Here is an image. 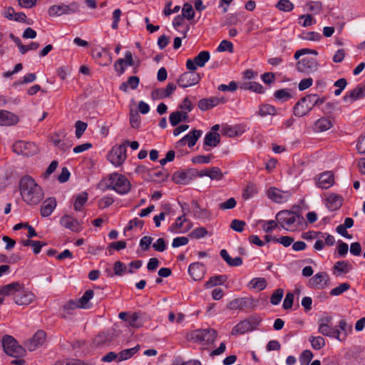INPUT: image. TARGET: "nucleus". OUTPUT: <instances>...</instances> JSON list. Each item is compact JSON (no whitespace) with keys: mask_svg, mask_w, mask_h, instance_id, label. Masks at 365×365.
Listing matches in <instances>:
<instances>
[{"mask_svg":"<svg viewBox=\"0 0 365 365\" xmlns=\"http://www.w3.org/2000/svg\"><path fill=\"white\" fill-rule=\"evenodd\" d=\"M2 346L4 352L11 356L17 358L25 355V349L20 346L17 341L10 335H5L3 337Z\"/></svg>","mask_w":365,"mask_h":365,"instance_id":"nucleus-6","label":"nucleus"},{"mask_svg":"<svg viewBox=\"0 0 365 365\" xmlns=\"http://www.w3.org/2000/svg\"><path fill=\"white\" fill-rule=\"evenodd\" d=\"M277 7L283 11H290L293 9L294 5L289 0H280L277 4Z\"/></svg>","mask_w":365,"mask_h":365,"instance_id":"nucleus-62","label":"nucleus"},{"mask_svg":"<svg viewBox=\"0 0 365 365\" xmlns=\"http://www.w3.org/2000/svg\"><path fill=\"white\" fill-rule=\"evenodd\" d=\"M307 11L311 12L313 14H318L322 9V5L320 1H308L305 4Z\"/></svg>","mask_w":365,"mask_h":365,"instance_id":"nucleus-45","label":"nucleus"},{"mask_svg":"<svg viewBox=\"0 0 365 365\" xmlns=\"http://www.w3.org/2000/svg\"><path fill=\"white\" fill-rule=\"evenodd\" d=\"M46 334L42 330L37 331L33 337L26 343V348L33 351L42 346L46 341Z\"/></svg>","mask_w":365,"mask_h":365,"instance_id":"nucleus-22","label":"nucleus"},{"mask_svg":"<svg viewBox=\"0 0 365 365\" xmlns=\"http://www.w3.org/2000/svg\"><path fill=\"white\" fill-rule=\"evenodd\" d=\"M343 199L339 195L331 193L327 197V207L330 210H336L342 205Z\"/></svg>","mask_w":365,"mask_h":365,"instance_id":"nucleus-31","label":"nucleus"},{"mask_svg":"<svg viewBox=\"0 0 365 365\" xmlns=\"http://www.w3.org/2000/svg\"><path fill=\"white\" fill-rule=\"evenodd\" d=\"M0 294L3 296L13 295L14 302L19 306L29 305L35 299V295L32 292L17 282L3 286L0 289Z\"/></svg>","mask_w":365,"mask_h":365,"instance_id":"nucleus-2","label":"nucleus"},{"mask_svg":"<svg viewBox=\"0 0 365 365\" xmlns=\"http://www.w3.org/2000/svg\"><path fill=\"white\" fill-rule=\"evenodd\" d=\"M319 63L316 58L312 57H305L298 61L297 64V70L299 72L310 73L316 71Z\"/></svg>","mask_w":365,"mask_h":365,"instance_id":"nucleus-17","label":"nucleus"},{"mask_svg":"<svg viewBox=\"0 0 365 365\" xmlns=\"http://www.w3.org/2000/svg\"><path fill=\"white\" fill-rule=\"evenodd\" d=\"M140 65V61H135L132 53L129 51L125 53V58H119L114 63V70L118 76H121L125 73L127 66H135L138 68Z\"/></svg>","mask_w":365,"mask_h":365,"instance_id":"nucleus-12","label":"nucleus"},{"mask_svg":"<svg viewBox=\"0 0 365 365\" xmlns=\"http://www.w3.org/2000/svg\"><path fill=\"white\" fill-rule=\"evenodd\" d=\"M308 341L311 344V346L314 350H319L324 348L326 345L324 339L321 336L311 335L308 338Z\"/></svg>","mask_w":365,"mask_h":365,"instance_id":"nucleus-38","label":"nucleus"},{"mask_svg":"<svg viewBox=\"0 0 365 365\" xmlns=\"http://www.w3.org/2000/svg\"><path fill=\"white\" fill-rule=\"evenodd\" d=\"M125 144L115 145L109 152L108 159L115 167H119L126 160Z\"/></svg>","mask_w":365,"mask_h":365,"instance_id":"nucleus-11","label":"nucleus"},{"mask_svg":"<svg viewBox=\"0 0 365 365\" xmlns=\"http://www.w3.org/2000/svg\"><path fill=\"white\" fill-rule=\"evenodd\" d=\"M365 97V85L359 84L356 88L344 96L343 100L345 103L351 104L353 102Z\"/></svg>","mask_w":365,"mask_h":365,"instance_id":"nucleus-19","label":"nucleus"},{"mask_svg":"<svg viewBox=\"0 0 365 365\" xmlns=\"http://www.w3.org/2000/svg\"><path fill=\"white\" fill-rule=\"evenodd\" d=\"M88 127V124L83 121L81 120H77L75 123V134L76 137L79 139L81 138L82 135L85 132Z\"/></svg>","mask_w":365,"mask_h":365,"instance_id":"nucleus-55","label":"nucleus"},{"mask_svg":"<svg viewBox=\"0 0 365 365\" xmlns=\"http://www.w3.org/2000/svg\"><path fill=\"white\" fill-rule=\"evenodd\" d=\"M226 281V277L224 275H217L210 278V279L206 282L205 287L206 288H210L214 286L222 284Z\"/></svg>","mask_w":365,"mask_h":365,"instance_id":"nucleus-47","label":"nucleus"},{"mask_svg":"<svg viewBox=\"0 0 365 365\" xmlns=\"http://www.w3.org/2000/svg\"><path fill=\"white\" fill-rule=\"evenodd\" d=\"M188 272L194 280L200 279L204 274V267L202 263L193 262L188 267Z\"/></svg>","mask_w":365,"mask_h":365,"instance_id":"nucleus-30","label":"nucleus"},{"mask_svg":"<svg viewBox=\"0 0 365 365\" xmlns=\"http://www.w3.org/2000/svg\"><path fill=\"white\" fill-rule=\"evenodd\" d=\"M210 58V52L202 51L193 59L189 58L187 60L186 67L188 70H196L197 67H204Z\"/></svg>","mask_w":365,"mask_h":365,"instance_id":"nucleus-15","label":"nucleus"},{"mask_svg":"<svg viewBox=\"0 0 365 365\" xmlns=\"http://www.w3.org/2000/svg\"><path fill=\"white\" fill-rule=\"evenodd\" d=\"M60 225L74 232H78L82 230V225L80 221L69 215H64L61 217Z\"/></svg>","mask_w":365,"mask_h":365,"instance_id":"nucleus-21","label":"nucleus"},{"mask_svg":"<svg viewBox=\"0 0 365 365\" xmlns=\"http://www.w3.org/2000/svg\"><path fill=\"white\" fill-rule=\"evenodd\" d=\"M245 225V222L235 219L231 222L230 227L237 232H242L244 230Z\"/></svg>","mask_w":365,"mask_h":365,"instance_id":"nucleus-63","label":"nucleus"},{"mask_svg":"<svg viewBox=\"0 0 365 365\" xmlns=\"http://www.w3.org/2000/svg\"><path fill=\"white\" fill-rule=\"evenodd\" d=\"M107 187L120 195L127 194L130 190L129 180L123 175L113 173L109 175Z\"/></svg>","mask_w":365,"mask_h":365,"instance_id":"nucleus-5","label":"nucleus"},{"mask_svg":"<svg viewBox=\"0 0 365 365\" xmlns=\"http://www.w3.org/2000/svg\"><path fill=\"white\" fill-rule=\"evenodd\" d=\"M13 150L18 155L29 156L35 154L37 151L36 145L31 142L18 140L13 144Z\"/></svg>","mask_w":365,"mask_h":365,"instance_id":"nucleus-14","label":"nucleus"},{"mask_svg":"<svg viewBox=\"0 0 365 365\" xmlns=\"http://www.w3.org/2000/svg\"><path fill=\"white\" fill-rule=\"evenodd\" d=\"M331 320L332 318L330 316L319 319L318 321V332L326 336L341 339V333L339 330L336 329L332 326Z\"/></svg>","mask_w":365,"mask_h":365,"instance_id":"nucleus-9","label":"nucleus"},{"mask_svg":"<svg viewBox=\"0 0 365 365\" xmlns=\"http://www.w3.org/2000/svg\"><path fill=\"white\" fill-rule=\"evenodd\" d=\"M19 117L8 110H0V126H11L18 123Z\"/></svg>","mask_w":365,"mask_h":365,"instance_id":"nucleus-25","label":"nucleus"},{"mask_svg":"<svg viewBox=\"0 0 365 365\" xmlns=\"http://www.w3.org/2000/svg\"><path fill=\"white\" fill-rule=\"evenodd\" d=\"M276 113L277 110L275 107L269 104L261 106L258 111V114L262 117H264L268 115H274Z\"/></svg>","mask_w":365,"mask_h":365,"instance_id":"nucleus-48","label":"nucleus"},{"mask_svg":"<svg viewBox=\"0 0 365 365\" xmlns=\"http://www.w3.org/2000/svg\"><path fill=\"white\" fill-rule=\"evenodd\" d=\"M274 97L281 101H287L292 98L291 89L283 88L275 91L274 94Z\"/></svg>","mask_w":365,"mask_h":365,"instance_id":"nucleus-44","label":"nucleus"},{"mask_svg":"<svg viewBox=\"0 0 365 365\" xmlns=\"http://www.w3.org/2000/svg\"><path fill=\"white\" fill-rule=\"evenodd\" d=\"M244 88L250 90L252 91L262 93H264L263 86L257 82H250L244 85Z\"/></svg>","mask_w":365,"mask_h":365,"instance_id":"nucleus-57","label":"nucleus"},{"mask_svg":"<svg viewBox=\"0 0 365 365\" xmlns=\"http://www.w3.org/2000/svg\"><path fill=\"white\" fill-rule=\"evenodd\" d=\"M88 200V194L86 192H81L79 193L76 197V200L74 202V210L76 211H81L82 210L84 205L86 203Z\"/></svg>","mask_w":365,"mask_h":365,"instance_id":"nucleus-40","label":"nucleus"},{"mask_svg":"<svg viewBox=\"0 0 365 365\" xmlns=\"http://www.w3.org/2000/svg\"><path fill=\"white\" fill-rule=\"evenodd\" d=\"M250 285L252 289H257L261 291L266 288L267 281L262 277H255L250 281Z\"/></svg>","mask_w":365,"mask_h":365,"instance_id":"nucleus-46","label":"nucleus"},{"mask_svg":"<svg viewBox=\"0 0 365 365\" xmlns=\"http://www.w3.org/2000/svg\"><path fill=\"white\" fill-rule=\"evenodd\" d=\"M267 197L276 203H284L291 197L289 191H283L277 187H271L267 191Z\"/></svg>","mask_w":365,"mask_h":365,"instance_id":"nucleus-16","label":"nucleus"},{"mask_svg":"<svg viewBox=\"0 0 365 365\" xmlns=\"http://www.w3.org/2000/svg\"><path fill=\"white\" fill-rule=\"evenodd\" d=\"M173 179L177 184H187L190 180L189 174L185 171H177L173 173Z\"/></svg>","mask_w":365,"mask_h":365,"instance_id":"nucleus-39","label":"nucleus"},{"mask_svg":"<svg viewBox=\"0 0 365 365\" xmlns=\"http://www.w3.org/2000/svg\"><path fill=\"white\" fill-rule=\"evenodd\" d=\"M260 322L261 319L259 317H250L248 319L241 321L237 324H236L232 328L231 334L233 336L244 334L246 332L255 329Z\"/></svg>","mask_w":365,"mask_h":365,"instance_id":"nucleus-7","label":"nucleus"},{"mask_svg":"<svg viewBox=\"0 0 365 365\" xmlns=\"http://www.w3.org/2000/svg\"><path fill=\"white\" fill-rule=\"evenodd\" d=\"M192 212L193 216L197 219L205 220L209 218L210 217V212H208V210L202 207H200L199 205L195 202H192Z\"/></svg>","mask_w":365,"mask_h":365,"instance_id":"nucleus-33","label":"nucleus"},{"mask_svg":"<svg viewBox=\"0 0 365 365\" xmlns=\"http://www.w3.org/2000/svg\"><path fill=\"white\" fill-rule=\"evenodd\" d=\"M299 24L303 27H308L316 24V20L310 14H303L299 17Z\"/></svg>","mask_w":365,"mask_h":365,"instance_id":"nucleus-49","label":"nucleus"},{"mask_svg":"<svg viewBox=\"0 0 365 365\" xmlns=\"http://www.w3.org/2000/svg\"><path fill=\"white\" fill-rule=\"evenodd\" d=\"M140 346L138 344L133 348L122 350L118 353V361L130 359L140 350Z\"/></svg>","mask_w":365,"mask_h":365,"instance_id":"nucleus-36","label":"nucleus"},{"mask_svg":"<svg viewBox=\"0 0 365 365\" xmlns=\"http://www.w3.org/2000/svg\"><path fill=\"white\" fill-rule=\"evenodd\" d=\"M207 235V230L203 227H200L194 229L189 235L192 239L199 240L204 238Z\"/></svg>","mask_w":365,"mask_h":365,"instance_id":"nucleus-51","label":"nucleus"},{"mask_svg":"<svg viewBox=\"0 0 365 365\" xmlns=\"http://www.w3.org/2000/svg\"><path fill=\"white\" fill-rule=\"evenodd\" d=\"M140 117L138 111H131L130 114V123L132 128H137L140 124Z\"/></svg>","mask_w":365,"mask_h":365,"instance_id":"nucleus-64","label":"nucleus"},{"mask_svg":"<svg viewBox=\"0 0 365 365\" xmlns=\"http://www.w3.org/2000/svg\"><path fill=\"white\" fill-rule=\"evenodd\" d=\"M182 112L180 111H175L170 114L169 120L170 123L173 126H176L180 122H182Z\"/></svg>","mask_w":365,"mask_h":365,"instance_id":"nucleus-58","label":"nucleus"},{"mask_svg":"<svg viewBox=\"0 0 365 365\" xmlns=\"http://www.w3.org/2000/svg\"><path fill=\"white\" fill-rule=\"evenodd\" d=\"M220 256L222 258L232 267H238L242 264V259L240 257L232 258L226 250H222L220 251Z\"/></svg>","mask_w":365,"mask_h":365,"instance_id":"nucleus-34","label":"nucleus"},{"mask_svg":"<svg viewBox=\"0 0 365 365\" xmlns=\"http://www.w3.org/2000/svg\"><path fill=\"white\" fill-rule=\"evenodd\" d=\"M185 212L183 213L182 215L178 217L175 223L172 224L168 230L170 232L173 233H185L187 231H189L192 227V224L189 223L188 225L184 226V223L186 222L187 220L185 218Z\"/></svg>","mask_w":365,"mask_h":365,"instance_id":"nucleus-23","label":"nucleus"},{"mask_svg":"<svg viewBox=\"0 0 365 365\" xmlns=\"http://www.w3.org/2000/svg\"><path fill=\"white\" fill-rule=\"evenodd\" d=\"M202 133V132L200 130H193L180 139L178 143L181 145L187 144L189 148H192L196 144Z\"/></svg>","mask_w":365,"mask_h":365,"instance_id":"nucleus-27","label":"nucleus"},{"mask_svg":"<svg viewBox=\"0 0 365 365\" xmlns=\"http://www.w3.org/2000/svg\"><path fill=\"white\" fill-rule=\"evenodd\" d=\"M334 181L333 173L330 171L324 172L319 176L317 185L322 189H328L333 185Z\"/></svg>","mask_w":365,"mask_h":365,"instance_id":"nucleus-28","label":"nucleus"},{"mask_svg":"<svg viewBox=\"0 0 365 365\" xmlns=\"http://www.w3.org/2000/svg\"><path fill=\"white\" fill-rule=\"evenodd\" d=\"M94 293L91 289H88L85 292L83 295L78 299L80 307L81 309H88L90 307L88 302L93 297Z\"/></svg>","mask_w":365,"mask_h":365,"instance_id":"nucleus-42","label":"nucleus"},{"mask_svg":"<svg viewBox=\"0 0 365 365\" xmlns=\"http://www.w3.org/2000/svg\"><path fill=\"white\" fill-rule=\"evenodd\" d=\"M217 336V331L213 329H196L191 331V340L203 344H212Z\"/></svg>","mask_w":365,"mask_h":365,"instance_id":"nucleus-8","label":"nucleus"},{"mask_svg":"<svg viewBox=\"0 0 365 365\" xmlns=\"http://www.w3.org/2000/svg\"><path fill=\"white\" fill-rule=\"evenodd\" d=\"M175 89V84L173 83H169L165 88L153 90L151 93V96L154 100L166 98L170 96Z\"/></svg>","mask_w":365,"mask_h":365,"instance_id":"nucleus-24","label":"nucleus"},{"mask_svg":"<svg viewBox=\"0 0 365 365\" xmlns=\"http://www.w3.org/2000/svg\"><path fill=\"white\" fill-rule=\"evenodd\" d=\"M284 295V291L282 289H277L271 296L270 302L273 305H277L280 303Z\"/></svg>","mask_w":365,"mask_h":365,"instance_id":"nucleus-61","label":"nucleus"},{"mask_svg":"<svg viewBox=\"0 0 365 365\" xmlns=\"http://www.w3.org/2000/svg\"><path fill=\"white\" fill-rule=\"evenodd\" d=\"M257 304V301L252 297L235 299L228 304V308L232 310L252 308Z\"/></svg>","mask_w":365,"mask_h":365,"instance_id":"nucleus-18","label":"nucleus"},{"mask_svg":"<svg viewBox=\"0 0 365 365\" xmlns=\"http://www.w3.org/2000/svg\"><path fill=\"white\" fill-rule=\"evenodd\" d=\"M339 328L341 333V339L339 340L341 341L345 340L348 334L351 331L352 326L351 324H348L345 320L342 319L339 322Z\"/></svg>","mask_w":365,"mask_h":365,"instance_id":"nucleus-41","label":"nucleus"},{"mask_svg":"<svg viewBox=\"0 0 365 365\" xmlns=\"http://www.w3.org/2000/svg\"><path fill=\"white\" fill-rule=\"evenodd\" d=\"M329 280V275L326 272H319L309 280L308 286L314 289H324L327 285Z\"/></svg>","mask_w":365,"mask_h":365,"instance_id":"nucleus-20","label":"nucleus"},{"mask_svg":"<svg viewBox=\"0 0 365 365\" xmlns=\"http://www.w3.org/2000/svg\"><path fill=\"white\" fill-rule=\"evenodd\" d=\"M325 101L324 97H319L317 94H309L301 98L294 107V114L298 117L307 115L315 106L322 104Z\"/></svg>","mask_w":365,"mask_h":365,"instance_id":"nucleus-3","label":"nucleus"},{"mask_svg":"<svg viewBox=\"0 0 365 365\" xmlns=\"http://www.w3.org/2000/svg\"><path fill=\"white\" fill-rule=\"evenodd\" d=\"M213 158L212 155H196L192 158V162L195 164H208Z\"/></svg>","mask_w":365,"mask_h":365,"instance_id":"nucleus-60","label":"nucleus"},{"mask_svg":"<svg viewBox=\"0 0 365 365\" xmlns=\"http://www.w3.org/2000/svg\"><path fill=\"white\" fill-rule=\"evenodd\" d=\"M19 190L23 200L28 205L38 204L44 197V192L35 180L25 175L20 180Z\"/></svg>","mask_w":365,"mask_h":365,"instance_id":"nucleus-1","label":"nucleus"},{"mask_svg":"<svg viewBox=\"0 0 365 365\" xmlns=\"http://www.w3.org/2000/svg\"><path fill=\"white\" fill-rule=\"evenodd\" d=\"M350 287V285L348 283H342L340 284L338 287L332 289L330 291V294L331 296H339L346 291H347Z\"/></svg>","mask_w":365,"mask_h":365,"instance_id":"nucleus-59","label":"nucleus"},{"mask_svg":"<svg viewBox=\"0 0 365 365\" xmlns=\"http://www.w3.org/2000/svg\"><path fill=\"white\" fill-rule=\"evenodd\" d=\"M276 220L287 231L297 230L299 225H302L304 221L302 216L288 210L279 211L276 215Z\"/></svg>","mask_w":365,"mask_h":365,"instance_id":"nucleus-4","label":"nucleus"},{"mask_svg":"<svg viewBox=\"0 0 365 365\" xmlns=\"http://www.w3.org/2000/svg\"><path fill=\"white\" fill-rule=\"evenodd\" d=\"M56 207V201L53 197L45 200L41 207L40 213L43 217L50 216Z\"/></svg>","mask_w":365,"mask_h":365,"instance_id":"nucleus-29","label":"nucleus"},{"mask_svg":"<svg viewBox=\"0 0 365 365\" xmlns=\"http://www.w3.org/2000/svg\"><path fill=\"white\" fill-rule=\"evenodd\" d=\"M218 52L228 51L230 53L234 52L233 43L227 40H222L217 48Z\"/></svg>","mask_w":365,"mask_h":365,"instance_id":"nucleus-52","label":"nucleus"},{"mask_svg":"<svg viewBox=\"0 0 365 365\" xmlns=\"http://www.w3.org/2000/svg\"><path fill=\"white\" fill-rule=\"evenodd\" d=\"M182 15L187 20H192L195 16V11L191 4L185 3L182 9Z\"/></svg>","mask_w":365,"mask_h":365,"instance_id":"nucleus-54","label":"nucleus"},{"mask_svg":"<svg viewBox=\"0 0 365 365\" xmlns=\"http://www.w3.org/2000/svg\"><path fill=\"white\" fill-rule=\"evenodd\" d=\"M333 126V123L328 118H321L318 119L314 126L316 132H324L330 129Z\"/></svg>","mask_w":365,"mask_h":365,"instance_id":"nucleus-32","label":"nucleus"},{"mask_svg":"<svg viewBox=\"0 0 365 365\" xmlns=\"http://www.w3.org/2000/svg\"><path fill=\"white\" fill-rule=\"evenodd\" d=\"M128 323L130 327L133 328H140L143 326L140 320V314L138 312L132 313L128 316Z\"/></svg>","mask_w":365,"mask_h":365,"instance_id":"nucleus-43","label":"nucleus"},{"mask_svg":"<svg viewBox=\"0 0 365 365\" xmlns=\"http://www.w3.org/2000/svg\"><path fill=\"white\" fill-rule=\"evenodd\" d=\"M314 355L310 350H304L299 356L300 365H309Z\"/></svg>","mask_w":365,"mask_h":365,"instance_id":"nucleus-53","label":"nucleus"},{"mask_svg":"<svg viewBox=\"0 0 365 365\" xmlns=\"http://www.w3.org/2000/svg\"><path fill=\"white\" fill-rule=\"evenodd\" d=\"M212 180H219L222 179L223 174L221 170L217 167H213L207 169V174H206Z\"/></svg>","mask_w":365,"mask_h":365,"instance_id":"nucleus-56","label":"nucleus"},{"mask_svg":"<svg viewBox=\"0 0 365 365\" xmlns=\"http://www.w3.org/2000/svg\"><path fill=\"white\" fill-rule=\"evenodd\" d=\"M225 102L226 101L224 98L211 97L200 100L197 106L201 110H207L220 103H225Z\"/></svg>","mask_w":365,"mask_h":365,"instance_id":"nucleus-26","label":"nucleus"},{"mask_svg":"<svg viewBox=\"0 0 365 365\" xmlns=\"http://www.w3.org/2000/svg\"><path fill=\"white\" fill-rule=\"evenodd\" d=\"M220 141V134L210 132L205 136V146L215 147Z\"/></svg>","mask_w":365,"mask_h":365,"instance_id":"nucleus-37","label":"nucleus"},{"mask_svg":"<svg viewBox=\"0 0 365 365\" xmlns=\"http://www.w3.org/2000/svg\"><path fill=\"white\" fill-rule=\"evenodd\" d=\"M78 10V5L76 2H72L68 5L60 4L53 5L49 7L48 13L51 16H59L63 14L75 13Z\"/></svg>","mask_w":365,"mask_h":365,"instance_id":"nucleus-13","label":"nucleus"},{"mask_svg":"<svg viewBox=\"0 0 365 365\" xmlns=\"http://www.w3.org/2000/svg\"><path fill=\"white\" fill-rule=\"evenodd\" d=\"M300 38L303 40L319 41L322 36L319 33L315 31L304 32L300 35Z\"/></svg>","mask_w":365,"mask_h":365,"instance_id":"nucleus-50","label":"nucleus"},{"mask_svg":"<svg viewBox=\"0 0 365 365\" xmlns=\"http://www.w3.org/2000/svg\"><path fill=\"white\" fill-rule=\"evenodd\" d=\"M202 77V74L196 72V70H189L179 76L177 83L180 87L185 88L198 84Z\"/></svg>","mask_w":365,"mask_h":365,"instance_id":"nucleus-10","label":"nucleus"},{"mask_svg":"<svg viewBox=\"0 0 365 365\" xmlns=\"http://www.w3.org/2000/svg\"><path fill=\"white\" fill-rule=\"evenodd\" d=\"M352 269L348 261H338L334 266V273L337 274H346Z\"/></svg>","mask_w":365,"mask_h":365,"instance_id":"nucleus-35","label":"nucleus"}]
</instances>
